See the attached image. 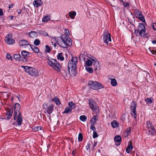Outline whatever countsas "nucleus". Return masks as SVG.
<instances>
[{
	"mask_svg": "<svg viewBox=\"0 0 156 156\" xmlns=\"http://www.w3.org/2000/svg\"><path fill=\"white\" fill-rule=\"evenodd\" d=\"M3 15V12L2 10L0 9V16H2Z\"/></svg>",
	"mask_w": 156,
	"mask_h": 156,
	"instance_id": "54",
	"label": "nucleus"
},
{
	"mask_svg": "<svg viewBox=\"0 0 156 156\" xmlns=\"http://www.w3.org/2000/svg\"><path fill=\"white\" fill-rule=\"evenodd\" d=\"M14 5L13 4H11L9 5V9H10L11 8H12Z\"/></svg>",
	"mask_w": 156,
	"mask_h": 156,
	"instance_id": "56",
	"label": "nucleus"
},
{
	"mask_svg": "<svg viewBox=\"0 0 156 156\" xmlns=\"http://www.w3.org/2000/svg\"><path fill=\"white\" fill-rule=\"evenodd\" d=\"M72 154H73V155H74L73 154H74V153H73V152H72Z\"/></svg>",
	"mask_w": 156,
	"mask_h": 156,
	"instance_id": "61",
	"label": "nucleus"
},
{
	"mask_svg": "<svg viewBox=\"0 0 156 156\" xmlns=\"http://www.w3.org/2000/svg\"><path fill=\"white\" fill-rule=\"evenodd\" d=\"M34 131H38L39 130L41 129V126H36L35 127L34 129Z\"/></svg>",
	"mask_w": 156,
	"mask_h": 156,
	"instance_id": "43",
	"label": "nucleus"
},
{
	"mask_svg": "<svg viewBox=\"0 0 156 156\" xmlns=\"http://www.w3.org/2000/svg\"><path fill=\"white\" fill-rule=\"evenodd\" d=\"M96 118L97 116H94L90 120V123L91 124H95L96 121L97 120Z\"/></svg>",
	"mask_w": 156,
	"mask_h": 156,
	"instance_id": "32",
	"label": "nucleus"
},
{
	"mask_svg": "<svg viewBox=\"0 0 156 156\" xmlns=\"http://www.w3.org/2000/svg\"><path fill=\"white\" fill-rule=\"evenodd\" d=\"M17 12H18V15H20L21 12L22 10L20 9H18L17 10Z\"/></svg>",
	"mask_w": 156,
	"mask_h": 156,
	"instance_id": "53",
	"label": "nucleus"
},
{
	"mask_svg": "<svg viewBox=\"0 0 156 156\" xmlns=\"http://www.w3.org/2000/svg\"><path fill=\"white\" fill-rule=\"evenodd\" d=\"M14 16H10L9 17V19L10 20H12Z\"/></svg>",
	"mask_w": 156,
	"mask_h": 156,
	"instance_id": "58",
	"label": "nucleus"
},
{
	"mask_svg": "<svg viewBox=\"0 0 156 156\" xmlns=\"http://www.w3.org/2000/svg\"><path fill=\"white\" fill-rule=\"evenodd\" d=\"M90 143H88L87 144V145L86 146V150L88 151L90 149Z\"/></svg>",
	"mask_w": 156,
	"mask_h": 156,
	"instance_id": "48",
	"label": "nucleus"
},
{
	"mask_svg": "<svg viewBox=\"0 0 156 156\" xmlns=\"http://www.w3.org/2000/svg\"><path fill=\"white\" fill-rule=\"evenodd\" d=\"M56 45V43H55L54 44V47H55Z\"/></svg>",
	"mask_w": 156,
	"mask_h": 156,
	"instance_id": "60",
	"label": "nucleus"
},
{
	"mask_svg": "<svg viewBox=\"0 0 156 156\" xmlns=\"http://www.w3.org/2000/svg\"><path fill=\"white\" fill-rule=\"evenodd\" d=\"M23 122L22 120V117L21 115V113L20 112L19 113L17 119L16 121L17 123L20 126L22 122Z\"/></svg>",
	"mask_w": 156,
	"mask_h": 156,
	"instance_id": "20",
	"label": "nucleus"
},
{
	"mask_svg": "<svg viewBox=\"0 0 156 156\" xmlns=\"http://www.w3.org/2000/svg\"><path fill=\"white\" fill-rule=\"evenodd\" d=\"M123 3V6L125 7H126L128 6H129V4L128 2L125 3L123 1H122Z\"/></svg>",
	"mask_w": 156,
	"mask_h": 156,
	"instance_id": "46",
	"label": "nucleus"
},
{
	"mask_svg": "<svg viewBox=\"0 0 156 156\" xmlns=\"http://www.w3.org/2000/svg\"><path fill=\"white\" fill-rule=\"evenodd\" d=\"M40 43V41L38 39H35L34 41V44L35 45L37 46Z\"/></svg>",
	"mask_w": 156,
	"mask_h": 156,
	"instance_id": "42",
	"label": "nucleus"
},
{
	"mask_svg": "<svg viewBox=\"0 0 156 156\" xmlns=\"http://www.w3.org/2000/svg\"><path fill=\"white\" fill-rule=\"evenodd\" d=\"M145 101L147 103L151 104L152 102V100L151 98H147L145 99Z\"/></svg>",
	"mask_w": 156,
	"mask_h": 156,
	"instance_id": "37",
	"label": "nucleus"
},
{
	"mask_svg": "<svg viewBox=\"0 0 156 156\" xmlns=\"http://www.w3.org/2000/svg\"><path fill=\"white\" fill-rule=\"evenodd\" d=\"M133 149V147L131 144H130L127 147L126 149V152L128 153H129Z\"/></svg>",
	"mask_w": 156,
	"mask_h": 156,
	"instance_id": "25",
	"label": "nucleus"
},
{
	"mask_svg": "<svg viewBox=\"0 0 156 156\" xmlns=\"http://www.w3.org/2000/svg\"><path fill=\"white\" fill-rule=\"evenodd\" d=\"M22 55L24 58H28L30 57V53L26 51H21Z\"/></svg>",
	"mask_w": 156,
	"mask_h": 156,
	"instance_id": "21",
	"label": "nucleus"
},
{
	"mask_svg": "<svg viewBox=\"0 0 156 156\" xmlns=\"http://www.w3.org/2000/svg\"><path fill=\"white\" fill-rule=\"evenodd\" d=\"M69 105L70 106V108H72V110L75 108V104L72 102H69Z\"/></svg>",
	"mask_w": 156,
	"mask_h": 156,
	"instance_id": "39",
	"label": "nucleus"
},
{
	"mask_svg": "<svg viewBox=\"0 0 156 156\" xmlns=\"http://www.w3.org/2000/svg\"><path fill=\"white\" fill-rule=\"evenodd\" d=\"M78 139L79 141H82L83 139V136L82 134L80 133L78 135Z\"/></svg>",
	"mask_w": 156,
	"mask_h": 156,
	"instance_id": "41",
	"label": "nucleus"
},
{
	"mask_svg": "<svg viewBox=\"0 0 156 156\" xmlns=\"http://www.w3.org/2000/svg\"><path fill=\"white\" fill-rule=\"evenodd\" d=\"M51 100V101H53L55 102V103L57 105H60L61 104V102L59 99L57 97H54L53 99H52Z\"/></svg>",
	"mask_w": 156,
	"mask_h": 156,
	"instance_id": "23",
	"label": "nucleus"
},
{
	"mask_svg": "<svg viewBox=\"0 0 156 156\" xmlns=\"http://www.w3.org/2000/svg\"><path fill=\"white\" fill-rule=\"evenodd\" d=\"M29 35L30 37H35L37 36V33L34 31H31L29 33Z\"/></svg>",
	"mask_w": 156,
	"mask_h": 156,
	"instance_id": "31",
	"label": "nucleus"
},
{
	"mask_svg": "<svg viewBox=\"0 0 156 156\" xmlns=\"http://www.w3.org/2000/svg\"><path fill=\"white\" fill-rule=\"evenodd\" d=\"M152 26L154 30H156V23H153Z\"/></svg>",
	"mask_w": 156,
	"mask_h": 156,
	"instance_id": "51",
	"label": "nucleus"
},
{
	"mask_svg": "<svg viewBox=\"0 0 156 156\" xmlns=\"http://www.w3.org/2000/svg\"><path fill=\"white\" fill-rule=\"evenodd\" d=\"M152 43L153 44H156V40L153 41H152Z\"/></svg>",
	"mask_w": 156,
	"mask_h": 156,
	"instance_id": "59",
	"label": "nucleus"
},
{
	"mask_svg": "<svg viewBox=\"0 0 156 156\" xmlns=\"http://www.w3.org/2000/svg\"><path fill=\"white\" fill-rule=\"evenodd\" d=\"M88 85L89 87L94 90H98L104 88V86L98 82L90 80L89 81Z\"/></svg>",
	"mask_w": 156,
	"mask_h": 156,
	"instance_id": "6",
	"label": "nucleus"
},
{
	"mask_svg": "<svg viewBox=\"0 0 156 156\" xmlns=\"http://www.w3.org/2000/svg\"><path fill=\"white\" fill-rule=\"evenodd\" d=\"M89 105L90 108L93 110H95L98 108L95 102L93 100H89Z\"/></svg>",
	"mask_w": 156,
	"mask_h": 156,
	"instance_id": "13",
	"label": "nucleus"
},
{
	"mask_svg": "<svg viewBox=\"0 0 156 156\" xmlns=\"http://www.w3.org/2000/svg\"><path fill=\"white\" fill-rule=\"evenodd\" d=\"M6 58L8 60H12V58L9 54L8 53L6 55Z\"/></svg>",
	"mask_w": 156,
	"mask_h": 156,
	"instance_id": "45",
	"label": "nucleus"
},
{
	"mask_svg": "<svg viewBox=\"0 0 156 156\" xmlns=\"http://www.w3.org/2000/svg\"><path fill=\"white\" fill-rule=\"evenodd\" d=\"M17 113H17L16 114H16L15 112H14V113L13 115L14 116V120H16V116H17Z\"/></svg>",
	"mask_w": 156,
	"mask_h": 156,
	"instance_id": "52",
	"label": "nucleus"
},
{
	"mask_svg": "<svg viewBox=\"0 0 156 156\" xmlns=\"http://www.w3.org/2000/svg\"><path fill=\"white\" fill-rule=\"evenodd\" d=\"M72 111V108H70L69 107H67L65 108L64 112L63 113L69 114Z\"/></svg>",
	"mask_w": 156,
	"mask_h": 156,
	"instance_id": "26",
	"label": "nucleus"
},
{
	"mask_svg": "<svg viewBox=\"0 0 156 156\" xmlns=\"http://www.w3.org/2000/svg\"><path fill=\"white\" fill-rule=\"evenodd\" d=\"M30 46L31 49L35 53H38L39 52V49L37 47H35L33 45H30Z\"/></svg>",
	"mask_w": 156,
	"mask_h": 156,
	"instance_id": "24",
	"label": "nucleus"
},
{
	"mask_svg": "<svg viewBox=\"0 0 156 156\" xmlns=\"http://www.w3.org/2000/svg\"><path fill=\"white\" fill-rule=\"evenodd\" d=\"M54 107V105H49L46 103H44L43 105V108L49 115L53 112Z\"/></svg>",
	"mask_w": 156,
	"mask_h": 156,
	"instance_id": "9",
	"label": "nucleus"
},
{
	"mask_svg": "<svg viewBox=\"0 0 156 156\" xmlns=\"http://www.w3.org/2000/svg\"><path fill=\"white\" fill-rule=\"evenodd\" d=\"M69 14L71 19H73L75 17L76 15V12L75 11H73L72 12H69Z\"/></svg>",
	"mask_w": 156,
	"mask_h": 156,
	"instance_id": "29",
	"label": "nucleus"
},
{
	"mask_svg": "<svg viewBox=\"0 0 156 156\" xmlns=\"http://www.w3.org/2000/svg\"><path fill=\"white\" fill-rule=\"evenodd\" d=\"M154 49V48L151 47H149L148 48L149 50L153 55H156V49L155 50Z\"/></svg>",
	"mask_w": 156,
	"mask_h": 156,
	"instance_id": "28",
	"label": "nucleus"
},
{
	"mask_svg": "<svg viewBox=\"0 0 156 156\" xmlns=\"http://www.w3.org/2000/svg\"><path fill=\"white\" fill-rule=\"evenodd\" d=\"M146 128L145 129L147 133L149 135H152L155 133V129L152 123L150 121H147L146 123Z\"/></svg>",
	"mask_w": 156,
	"mask_h": 156,
	"instance_id": "7",
	"label": "nucleus"
},
{
	"mask_svg": "<svg viewBox=\"0 0 156 156\" xmlns=\"http://www.w3.org/2000/svg\"><path fill=\"white\" fill-rule=\"evenodd\" d=\"M20 106L19 103H16L15 104L14 112L16 113V115L17 113H18L20 111Z\"/></svg>",
	"mask_w": 156,
	"mask_h": 156,
	"instance_id": "19",
	"label": "nucleus"
},
{
	"mask_svg": "<svg viewBox=\"0 0 156 156\" xmlns=\"http://www.w3.org/2000/svg\"><path fill=\"white\" fill-rule=\"evenodd\" d=\"M96 144H97V142H94V144H93V149H94V147L96 146Z\"/></svg>",
	"mask_w": 156,
	"mask_h": 156,
	"instance_id": "57",
	"label": "nucleus"
},
{
	"mask_svg": "<svg viewBox=\"0 0 156 156\" xmlns=\"http://www.w3.org/2000/svg\"><path fill=\"white\" fill-rule=\"evenodd\" d=\"M13 110L12 109H9L6 113L7 118L8 119H10L12 116Z\"/></svg>",
	"mask_w": 156,
	"mask_h": 156,
	"instance_id": "22",
	"label": "nucleus"
},
{
	"mask_svg": "<svg viewBox=\"0 0 156 156\" xmlns=\"http://www.w3.org/2000/svg\"><path fill=\"white\" fill-rule=\"evenodd\" d=\"M94 124H91L90 126V129L92 130L93 131H95L96 130V128L94 126Z\"/></svg>",
	"mask_w": 156,
	"mask_h": 156,
	"instance_id": "50",
	"label": "nucleus"
},
{
	"mask_svg": "<svg viewBox=\"0 0 156 156\" xmlns=\"http://www.w3.org/2000/svg\"><path fill=\"white\" fill-rule=\"evenodd\" d=\"M48 63L49 66L58 72L60 71L62 66L56 59H51V60L48 59Z\"/></svg>",
	"mask_w": 156,
	"mask_h": 156,
	"instance_id": "4",
	"label": "nucleus"
},
{
	"mask_svg": "<svg viewBox=\"0 0 156 156\" xmlns=\"http://www.w3.org/2000/svg\"><path fill=\"white\" fill-rule=\"evenodd\" d=\"M134 13L136 18L140 20L142 22H145L144 17L140 10L137 9H136L134 10Z\"/></svg>",
	"mask_w": 156,
	"mask_h": 156,
	"instance_id": "11",
	"label": "nucleus"
},
{
	"mask_svg": "<svg viewBox=\"0 0 156 156\" xmlns=\"http://www.w3.org/2000/svg\"><path fill=\"white\" fill-rule=\"evenodd\" d=\"M86 69L87 71L90 73H92L93 72V69L89 67H86Z\"/></svg>",
	"mask_w": 156,
	"mask_h": 156,
	"instance_id": "36",
	"label": "nucleus"
},
{
	"mask_svg": "<svg viewBox=\"0 0 156 156\" xmlns=\"http://www.w3.org/2000/svg\"><path fill=\"white\" fill-rule=\"evenodd\" d=\"M78 58L76 57L72 58L68 63V68L69 73L73 76H75L76 73V65L78 62Z\"/></svg>",
	"mask_w": 156,
	"mask_h": 156,
	"instance_id": "1",
	"label": "nucleus"
},
{
	"mask_svg": "<svg viewBox=\"0 0 156 156\" xmlns=\"http://www.w3.org/2000/svg\"><path fill=\"white\" fill-rule=\"evenodd\" d=\"M72 154H73V155H74L73 154H74V153H73V152H72Z\"/></svg>",
	"mask_w": 156,
	"mask_h": 156,
	"instance_id": "62",
	"label": "nucleus"
},
{
	"mask_svg": "<svg viewBox=\"0 0 156 156\" xmlns=\"http://www.w3.org/2000/svg\"><path fill=\"white\" fill-rule=\"evenodd\" d=\"M65 34L64 35H69V31L68 30L66 29H65L64 30Z\"/></svg>",
	"mask_w": 156,
	"mask_h": 156,
	"instance_id": "47",
	"label": "nucleus"
},
{
	"mask_svg": "<svg viewBox=\"0 0 156 156\" xmlns=\"http://www.w3.org/2000/svg\"><path fill=\"white\" fill-rule=\"evenodd\" d=\"M94 66L95 67V70H97L100 69V65L99 64V62L98 61H95L94 63Z\"/></svg>",
	"mask_w": 156,
	"mask_h": 156,
	"instance_id": "30",
	"label": "nucleus"
},
{
	"mask_svg": "<svg viewBox=\"0 0 156 156\" xmlns=\"http://www.w3.org/2000/svg\"><path fill=\"white\" fill-rule=\"evenodd\" d=\"M145 26L144 24L141 23H139L138 30H135L134 31V33L137 36L140 35L142 37H148L149 35L145 33Z\"/></svg>",
	"mask_w": 156,
	"mask_h": 156,
	"instance_id": "3",
	"label": "nucleus"
},
{
	"mask_svg": "<svg viewBox=\"0 0 156 156\" xmlns=\"http://www.w3.org/2000/svg\"><path fill=\"white\" fill-rule=\"evenodd\" d=\"M131 128L129 127V128L126 129V131L127 132V133H130V132Z\"/></svg>",
	"mask_w": 156,
	"mask_h": 156,
	"instance_id": "55",
	"label": "nucleus"
},
{
	"mask_svg": "<svg viewBox=\"0 0 156 156\" xmlns=\"http://www.w3.org/2000/svg\"><path fill=\"white\" fill-rule=\"evenodd\" d=\"M62 42L58 43L59 45L63 48H66L67 46L72 45L71 40L69 36L66 35H62L61 37Z\"/></svg>",
	"mask_w": 156,
	"mask_h": 156,
	"instance_id": "2",
	"label": "nucleus"
},
{
	"mask_svg": "<svg viewBox=\"0 0 156 156\" xmlns=\"http://www.w3.org/2000/svg\"><path fill=\"white\" fill-rule=\"evenodd\" d=\"M80 119L81 121L83 122H85L87 120V116L85 115H81L80 117Z\"/></svg>",
	"mask_w": 156,
	"mask_h": 156,
	"instance_id": "35",
	"label": "nucleus"
},
{
	"mask_svg": "<svg viewBox=\"0 0 156 156\" xmlns=\"http://www.w3.org/2000/svg\"><path fill=\"white\" fill-rule=\"evenodd\" d=\"M39 33L41 35H42L45 36H48V33L44 30H40L39 31Z\"/></svg>",
	"mask_w": 156,
	"mask_h": 156,
	"instance_id": "38",
	"label": "nucleus"
},
{
	"mask_svg": "<svg viewBox=\"0 0 156 156\" xmlns=\"http://www.w3.org/2000/svg\"><path fill=\"white\" fill-rule=\"evenodd\" d=\"M21 67L24 68L26 72L31 76H37L39 75L37 70L33 67L23 66H22Z\"/></svg>",
	"mask_w": 156,
	"mask_h": 156,
	"instance_id": "5",
	"label": "nucleus"
},
{
	"mask_svg": "<svg viewBox=\"0 0 156 156\" xmlns=\"http://www.w3.org/2000/svg\"><path fill=\"white\" fill-rule=\"evenodd\" d=\"M111 126L113 128H116L118 125V123L116 121H113L111 122Z\"/></svg>",
	"mask_w": 156,
	"mask_h": 156,
	"instance_id": "34",
	"label": "nucleus"
},
{
	"mask_svg": "<svg viewBox=\"0 0 156 156\" xmlns=\"http://www.w3.org/2000/svg\"><path fill=\"white\" fill-rule=\"evenodd\" d=\"M17 98H18V99H19V98L18 97H17Z\"/></svg>",
	"mask_w": 156,
	"mask_h": 156,
	"instance_id": "63",
	"label": "nucleus"
},
{
	"mask_svg": "<svg viewBox=\"0 0 156 156\" xmlns=\"http://www.w3.org/2000/svg\"><path fill=\"white\" fill-rule=\"evenodd\" d=\"M49 19V17L48 16H46L43 18V20L44 22H47Z\"/></svg>",
	"mask_w": 156,
	"mask_h": 156,
	"instance_id": "49",
	"label": "nucleus"
},
{
	"mask_svg": "<svg viewBox=\"0 0 156 156\" xmlns=\"http://www.w3.org/2000/svg\"><path fill=\"white\" fill-rule=\"evenodd\" d=\"M5 41L8 44H12L15 42V41L12 38V35L11 34H9L6 35Z\"/></svg>",
	"mask_w": 156,
	"mask_h": 156,
	"instance_id": "10",
	"label": "nucleus"
},
{
	"mask_svg": "<svg viewBox=\"0 0 156 156\" xmlns=\"http://www.w3.org/2000/svg\"><path fill=\"white\" fill-rule=\"evenodd\" d=\"M19 45L20 46H26L29 45L28 41L25 40H22L20 41L19 42Z\"/></svg>",
	"mask_w": 156,
	"mask_h": 156,
	"instance_id": "16",
	"label": "nucleus"
},
{
	"mask_svg": "<svg viewBox=\"0 0 156 156\" xmlns=\"http://www.w3.org/2000/svg\"><path fill=\"white\" fill-rule=\"evenodd\" d=\"M45 47L46 48L45 51V52L47 53L49 52L51 50V48L49 47L48 45H46Z\"/></svg>",
	"mask_w": 156,
	"mask_h": 156,
	"instance_id": "40",
	"label": "nucleus"
},
{
	"mask_svg": "<svg viewBox=\"0 0 156 156\" xmlns=\"http://www.w3.org/2000/svg\"><path fill=\"white\" fill-rule=\"evenodd\" d=\"M111 83L112 85L113 86H115L117 84L116 80L115 79H113L111 80Z\"/></svg>",
	"mask_w": 156,
	"mask_h": 156,
	"instance_id": "33",
	"label": "nucleus"
},
{
	"mask_svg": "<svg viewBox=\"0 0 156 156\" xmlns=\"http://www.w3.org/2000/svg\"><path fill=\"white\" fill-rule=\"evenodd\" d=\"M103 40L104 42L108 44L109 41H111V35L107 31L105 32L103 34Z\"/></svg>",
	"mask_w": 156,
	"mask_h": 156,
	"instance_id": "12",
	"label": "nucleus"
},
{
	"mask_svg": "<svg viewBox=\"0 0 156 156\" xmlns=\"http://www.w3.org/2000/svg\"><path fill=\"white\" fill-rule=\"evenodd\" d=\"M14 58L16 60L19 61H22L23 60V59L20 54H15L14 55Z\"/></svg>",
	"mask_w": 156,
	"mask_h": 156,
	"instance_id": "18",
	"label": "nucleus"
},
{
	"mask_svg": "<svg viewBox=\"0 0 156 156\" xmlns=\"http://www.w3.org/2000/svg\"><path fill=\"white\" fill-rule=\"evenodd\" d=\"M114 140L115 142L116 143L115 145L117 146H118L120 145L121 142V137L120 136H116L114 138Z\"/></svg>",
	"mask_w": 156,
	"mask_h": 156,
	"instance_id": "15",
	"label": "nucleus"
},
{
	"mask_svg": "<svg viewBox=\"0 0 156 156\" xmlns=\"http://www.w3.org/2000/svg\"><path fill=\"white\" fill-rule=\"evenodd\" d=\"M98 136V135L96 131H94L93 133V137L94 138H95Z\"/></svg>",
	"mask_w": 156,
	"mask_h": 156,
	"instance_id": "44",
	"label": "nucleus"
},
{
	"mask_svg": "<svg viewBox=\"0 0 156 156\" xmlns=\"http://www.w3.org/2000/svg\"><path fill=\"white\" fill-rule=\"evenodd\" d=\"M42 3L41 0H36L34 1L33 4L35 7H37L40 6Z\"/></svg>",
	"mask_w": 156,
	"mask_h": 156,
	"instance_id": "17",
	"label": "nucleus"
},
{
	"mask_svg": "<svg viewBox=\"0 0 156 156\" xmlns=\"http://www.w3.org/2000/svg\"><path fill=\"white\" fill-rule=\"evenodd\" d=\"M58 59L60 60L61 61H63L64 59V58L63 56L62 53H59L57 56Z\"/></svg>",
	"mask_w": 156,
	"mask_h": 156,
	"instance_id": "27",
	"label": "nucleus"
},
{
	"mask_svg": "<svg viewBox=\"0 0 156 156\" xmlns=\"http://www.w3.org/2000/svg\"><path fill=\"white\" fill-rule=\"evenodd\" d=\"M80 57H82L83 59V60L84 62H86V65L88 66H90L92 65V62L89 59H87V60H86V58L84 57V55L83 54H80V57L79 58H80Z\"/></svg>",
	"mask_w": 156,
	"mask_h": 156,
	"instance_id": "14",
	"label": "nucleus"
},
{
	"mask_svg": "<svg viewBox=\"0 0 156 156\" xmlns=\"http://www.w3.org/2000/svg\"><path fill=\"white\" fill-rule=\"evenodd\" d=\"M137 106V104L136 101H133L131 103L130 107L131 114L135 118L137 117V113L136 109Z\"/></svg>",
	"mask_w": 156,
	"mask_h": 156,
	"instance_id": "8",
	"label": "nucleus"
}]
</instances>
